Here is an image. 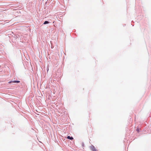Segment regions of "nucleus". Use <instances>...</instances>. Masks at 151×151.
Masks as SVG:
<instances>
[{"label":"nucleus","mask_w":151,"mask_h":151,"mask_svg":"<svg viewBox=\"0 0 151 151\" xmlns=\"http://www.w3.org/2000/svg\"><path fill=\"white\" fill-rule=\"evenodd\" d=\"M20 82V81H11L8 82L9 83H19Z\"/></svg>","instance_id":"nucleus-1"},{"label":"nucleus","mask_w":151,"mask_h":151,"mask_svg":"<svg viewBox=\"0 0 151 151\" xmlns=\"http://www.w3.org/2000/svg\"><path fill=\"white\" fill-rule=\"evenodd\" d=\"M91 150L92 151H96V149L94 146H92L91 147Z\"/></svg>","instance_id":"nucleus-2"},{"label":"nucleus","mask_w":151,"mask_h":151,"mask_svg":"<svg viewBox=\"0 0 151 151\" xmlns=\"http://www.w3.org/2000/svg\"><path fill=\"white\" fill-rule=\"evenodd\" d=\"M67 138L68 139L72 140L73 139V138L72 137H70V136H68L67 137Z\"/></svg>","instance_id":"nucleus-3"},{"label":"nucleus","mask_w":151,"mask_h":151,"mask_svg":"<svg viewBox=\"0 0 151 151\" xmlns=\"http://www.w3.org/2000/svg\"><path fill=\"white\" fill-rule=\"evenodd\" d=\"M49 23V22L47 21H45L44 22V24H46Z\"/></svg>","instance_id":"nucleus-4"},{"label":"nucleus","mask_w":151,"mask_h":151,"mask_svg":"<svg viewBox=\"0 0 151 151\" xmlns=\"http://www.w3.org/2000/svg\"><path fill=\"white\" fill-rule=\"evenodd\" d=\"M137 130V131L138 132H139V129H137V130Z\"/></svg>","instance_id":"nucleus-5"}]
</instances>
